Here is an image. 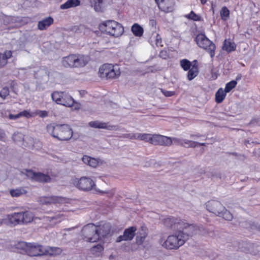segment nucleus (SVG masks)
Segmentation results:
<instances>
[{
  "label": "nucleus",
  "mask_w": 260,
  "mask_h": 260,
  "mask_svg": "<svg viewBox=\"0 0 260 260\" xmlns=\"http://www.w3.org/2000/svg\"><path fill=\"white\" fill-rule=\"evenodd\" d=\"M150 136V134L137 133L136 140H141L148 143Z\"/></svg>",
  "instance_id": "obj_39"
},
{
  "label": "nucleus",
  "mask_w": 260,
  "mask_h": 260,
  "mask_svg": "<svg viewBox=\"0 0 260 260\" xmlns=\"http://www.w3.org/2000/svg\"><path fill=\"white\" fill-rule=\"evenodd\" d=\"M76 54H71L64 57L62 59L61 63L65 68H76Z\"/></svg>",
  "instance_id": "obj_19"
},
{
  "label": "nucleus",
  "mask_w": 260,
  "mask_h": 260,
  "mask_svg": "<svg viewBox=\"0 0 260 260\" xmlns=\"http://www.w3.org/2000/svg\"><path fill=\"white\" fill-rule=\"evenodd\" d=\"M9 94V90L8 88H3L0 92V97L5 99Z\"/></svg>",
  "instance_id": "obj_47"
},
{
  "label": "nucleus",
  "mask_w": 260,
  "mask_h": 260,
  "mask_svg": "<svg viewBox=\"0 0 260 260\" xmlns=\"http://www.w3.org/2000/svg\"><path fill=\"white\" fill-rule=\"evenodd\" d=\"M220 16L223 20H226L230 16V11L225 7H223L220 11Z\"/></svg>",
  "instance_id": "obj_37"
},
{
  "label": "nucleus",
  "mask_w": 260,
  "mask_h": 260,
  "mask_svg": "<svg viewBox=\"0 0 260 260\" xmlns=\"http://www.w3.org/2000/svg\"><path fill=\"white\" fill-rule=\"evenodd\" d=\"M12 56L11 51H6L4 53H0V69L5 66L8 59Z\"/></svg>",
  "instance_id": "obj_26"
},
{
  "label": "nucleus",
  "mask_w": 260,
  "mask_h": 260,
  "mask_svg": "<svg viewBox=\"0 0 260 260\" xmlns=\"http://www.w3.org/2000/svg\"><path fill=\"white\" fill-rule=\"evenodd\" d=\"M137 228L135 226H131L125 229L123 235L119 236L116 240L117 242L122 241H131L136 235Z\"/></svg>",
  "instance_id": "obj_14"
},
{
  "label": "nucleus",
  "mask_w": 260,
  "mask_h": 260,
  "mask_svg": "<svg viewBox=\"0 0 260 260\" xmlns=\"http://www.w3.org/2000/svg\"><path fill=\"white\" fill-rule=\"evenodd\" d=\"M99 28L102 32L114 37L121 36L124 32L123 26L112 20L103 21L99 25Z\"/></svg>",
  "instance_id": "obj_5"
},
{
  "label": "nucleus",
  "mask_w": 260,
  "mask_h": 260,
  "mask_svg": "<svg viewBox=\"0 0 260 260\" xmlns=\"http://www.w3.org/2000/svg\"><path fill=\"white\" fill-rule=\"evenodd\" d=\"M7 215L10 226L21 224V214L20 212H14Z\"/></svg>",
  "instance_id": "obj_20"
},
{
  "label": "nucleus",
  "mask_w": 260,
  "mask_h": 260,
  "mask_svg": "<svg viewBox=\"0 0 260 260\" xmlns=\"http://www.w3.org/2000/svg\"><path fill=\"white\" fill-rule=\"evenodd\" d=\"M34 113L35 114V116L38 115L39 117L42 118L48 116V112L46 111L37 110L34 112Z\"/></svg>",
  "instance_id": "obj_45"
},
{
  "label": "nucleus",
  "mask_w": 260,
  "mask_h": 260,
  "mask_svg": "<svg viewBox=\"0 0 260 260\" xmlns=\"http://www.w3.org/2000/svg\"><path fill=\"white\" fill-rule=\"evenodd\" d=\"M21 224H26L32 222L34 219V214L29 211L20 212Z\"/></svg>",
  "instance_id": "obj_22"
},
{
  "label": "nucleus",
  "mask_w": 260,
  "mask_h": 260,
  "mask_svg": "<svg viewBox=\"0 0 260 260\" xmlns=\"http://www.w3.org/2000/svg\"><path fill=\"white\" fill-rule=\"evenodd\" d=\"M46 130L53 138L61 141H68L73 135V131L67 124H54L50 123L46 126Z\"/></svg>",
  "instance_id": "obj_2"
},
{
  "label": "nucleus",
  "mask_w": 260,
  "mask_h": 260,
  "mask_svg": "<svg viewBox=\"0 0 260 260\" xmlns=\"http://www.w3.org/2000/svg\"><path fill=\"white\" fill-rule=\"evenodd\" d=\"M197 228L196 226L193 230L189 229L179 230L175 234L169 236L162 244V246L169 250L178 249L184 244L190 236L196 234Z\"/></svg>",
  "instance_id": "obj_1"
},
{
  "label": "nucleus",
  "mask_w": 260,
  "mask_h": 260,
  "mask_svg": "<svg viewBox=\"0 0 260 260\" xmlns=\"http://www.w3.org/2000/svg\"><path fill=\"white\" fill-rule=\"evenodd\" d=\"M12 197H18L27 193V191L23 188H19L16 189H11L10 191Z\"/></svg>",
  "instance_id": "obj_33"
},
{
  "label": "nucleus",
  "mask_w": 260,
  "mask_h": 260,
  "mask_svg": "<svg viewBox=\"0 0 260 260\" xmlns=\"http://www.w3.org/2000/svg\"><path fill=\"white\" fill-rule=\"evenodd\" d=\"M13 139L14 141L16 143H18L19 142H21L22 140H24V136L22 134L20 133H14L13 135ZM28 140L30 141H32V139L31 138L26 137L25 139V141Z\"/></svg>",
  "instance_id": "obj_34"
},
{
  "label": "nucleus",
  "mask_w": 260,
  "mask_h": 260,
  "mask_svg": "<svg viewBox=\"0 0 260 260\" xmlns=\"http://www.w3.org/2000/svg\"><path fill=\"white\" fill-rule=\"evenodd\" d=\"M186 17L193 21L201 20V17L197 14H195L193 11H191L189 14L186 16Z\"/></svg>",
  "instance_id": "obj_43"
},
{
  "label": "nucleus",
  "mask_w": 260,
  "mask_h": 260,
  "mask_svg": "<svg viewBox=\"0 0 260 260\" xmlns=\"http://www.w3.org/2000/svg\"><path fill=\"white\" fill-rule=\"evenodd\" d=\"M103 227L96 226L92 223L84 225L81 230L82 239L86 242L93 243L100 240L101 236H104L106 233L102 230Z\"/></svg>",
  "instance_id": "obj_3"
},
{
  "label": "nucleus",
  "mask_w": 260,
  "mask_h": 260,
  "mask_svg": "<svg viewBox=\"0 0 260 260\" xmlns=\"http://www.w3.org/2000/svg\"><path fill=\"white\" fill-rule=\"evenodd\" d=\"M76 68L85 67L89 61L90 57L88 55L77 54H76Z\"/></svg>",
  "instance_id": "obj_21"
},
{
  "label": "nucleus",
  "mask_w": 260,
  "mask_h": 260,
  "mask_svg": "<svg viewBox=\"0 0 260 260\" xmlns=\"http://www.w3.org/2000/svg\"><path fill=\"white\" fill-rule=\"evenodd\" d=\"M156 134H150V137L149 139V143L154 145L155 142V138Z\"/></svg>",
  "instance_id": "obj_52"
},
{
  "label": "nucleus",
  "mask_w": 260,
  "mask_h": 260,
  "mask_svg": "<svg viewBox=\"0 0 260 260\" xmlns=\"http://www.w3.org/2000/svg\"><path fill=\"white\" fill-rule=\"evenodd\" d=\"M158 8L165 12H171L175 5L174 0H155Z\"/></svg>",
  "instance_id": "obj_15"
},
{
  "label": "nucleus",
  "mask_w": 260,
  "mask_h": 260,
  "mask_svg": "<svg viewBox=\"0 0 260 260\" xmlns=\"http://www.w3.org/2000/svg\"><path fill=\"white\" fill-rule=\"evenodd\" d=\"M150 41L152 43H154L156 46L162 47L163 46L161 38L159 35L156 32L152 34L150 38Z\"/></svg>",
  "instance_id": "obj_30"
},
{
  "label": "nucleus",
  "mask_w": 260,
  "mask_h": 260,
  "mask_svg": "<svg viewBox=\"0 0 260 260\" xmlns=\"http://www.w3.org/2000/svg\"><path fill=\"white\" fill-rule=\"evenodd\" d=\"M166 51H162L160 52V56L162 57H164V58H165L166 57Z\"/></svg>",
  "instance_id": "obj_58"
},
{
  "label": "nucleus",
  "mask_w": 260,
  "mask_h": 260,
  "mask_svg": "<svg viewBox=\"0 0 260 260\" xmlns=\"http://www.w3.org/2000/svg\"><path fill=\"white\" fill-rule=\"evenodd\" d=\"M200 136L199 135H190V138H192V139H196L197 138H199Z\"/></svg>",
  "instance_id": "obj_60"
},
{
  "label": "nucleus",
  "mask_w": 260,
  "mask_h": 260,
  "mask_svg": "<svg viewBox=\"0 0 260 260\" xmlns=\"http://www.w3.org/2000/svg\"><path fill=\"white\" fill-rule=\"evenodd\" d=\"M26 176L32 181L40 183H47L51 181V177L47 174L41 172H35L31 170H24Z\"/></svg>",
  "instance_id": "obj_11"
},
{
  "label": "nucleus",
  "mask_w": 260,
  "mask_h": 260,
  "mask_svg": "<svg viewBox=\"0 0 260 260\" xmlns=\"http://www.w3.org/2000/svg\"><path fill=\"white\" fill-rule=\"evenodd\" d=\"M6 140V136L5 132L0 129V141H5Z\"/></svg>",
  "instance_id": "obj_53"
},
{
  "label": "nucleus",
  "mask_w": 260,
  "mask_h": 260,
  "mask_svg": "<svg viewBox=\"0 0 260 260\" xmlns=\"http://www.w3.org/2000/svg\"><path fill=\"white\" fill-rule=\"evenodd\" d=\"M226 93L222 88H220L215 93V101L217 103H221L224 99Z\"/></svg>",
  "instance_id": "obj_31"
},
{
  "label": "nucleus",
  "mask_w": 260,
  "mask_h": 260,
  "mask_svg": "<svg viewBox=\"0 0 260 260\" xmlns=\"http://www.w3.org/2000/svg\"><path fill=\"white\" fill-rule=\"evenodd\" d=\"M207 209L211 213L218 216L221 210H224V207L218 201L212 200L206 203Z\"/></svg>",
  "instance_id": "obj_13"
},
{
  "label": "nucleus",
  "mask_w": 260,
  "mask_h": 260,
  "mask_svg": "<svg viewBox=\"0 0 260 260\" xmlns=\"http://www.w3.org/2000/svg\"><path fill=\"white\" fill-rule=\"evenodd\" d=\"M244 143H245V145L247 147H248V144H250L249 141H248V140H246V141H245V142H244Z\"/></svg>",
  "instance_id": "obj_61"
},
{
  "label": "nucleus",
  "mask_w": 260,
  "mask_h": 260,
  "mask_svg": "<svg viewBox=\"0 0 260 260\" xmlns=\"http://www.w3.org/2000/svg\"><path fill=\"white\" fill-rule=\"evenodd\" d=\"M51 98L52 100L57 104L71 107L74 110H78L80 109V104L76 102L68 92L54 91L52 93Z\"/></svg>",
  "instance_id": "obj_4"
},
{
  "label": "nucleus",
  "mask_w": 260,
  "mask_h": 260,
  "mask_svg": "<svg viewBox=\"0 0 260 260\" xmlns=\"http://www.w3.org/2000/svg\"><path fill=\"white\" fill-rule=\"evenodd\" d=\"M80 159L82 160L83 162H90L91 161H95L96 162H100L101 160L100 158H95L91 157L88 155H80Z\"/></svg>",
  "instance_id": "obj_35"
},
{
  "label": "nucleus",
  "mask_w": 260,
  "mask_h": 260,
  "mask_svg": "<svg viewBox=\"0 0 260 260\" xmlns=\"http://www.w3.org/2000/svg\"><path fill=\"white\" fill-rule=\"evenodd\" d=\"M50 254L56 255L61 253L62 250L59 247H50L49 249Z\"/></svg>",
  "instance_id": "obj_46"
},
{
  "label": "nucleus",
  "mask_w": 260,
  "mask_h": 260,
  "mask_svg": "<svg viewBox=\"0 0 260 260\" xmlns=\"http://www.w3.org/2000/svg\"><path fill=\"white\" fill-rule=\"evenodd\" d=\"M161 90L162 93L167 97L172 96L175 94L174 91H167L163 89H161Z\"/></svg>",
  "instance_id": "obj_51"
},
{
  "label": "nucleus",
  "mask_w": 260,
  "mask_h": 260,
  "mask_svg": "<svg viewBox=\"0 0 260 260\" xmlns=\"http://www.w3.org/2000/svg\"><path fill=\"white\" fill-rule=\"evenodd\" d=\"M104 250V247L101 244H98L92 247L90 249V253L95 257L101 256Z\"/></svg>",
  "instance_id": "obj_27"
},
{
  "label": "nucleus",
  "mask_w": 260,
  "mask_h": 260,
  "mask_svg": "<svg viewBox=\"0 0 260 260\" xmlns=\"http://www.w3.org/2000/svg\"><path fill=\"white\" fill-rule=\"evenodd\" d=\"M182 139H178V138H171L172 144L173 143H174V144H175L177 145H179L182 146Z\"/></svg>",
  "instance_id": "obj_49"
},
{
  "label": "nucleus",
  "mask_w": 260,
  "mask_h": 260,
  "mask_svg": "<svg viewBox=\"0 0 260 260\" xmlns=\"http://www.w3.org/2000/svg\"><path fill=\"white\" fill-rule=\"evenodd\" d=\"M197 142L187 139H182V146L186 147H195L197 146Z\"/></svg>",
  "instance_id": "obj_40"
},
{
  "label": "nucleus",
  "mask_w": 260,
  "mask_h": 260,
  "mask_svg": "<svg viewBox=\"0 0 260 260\" xmlns=\"http://www.w3.org/2000/svg\"><path fill=\"white\" fill-rule=\"evenodd\" d=\"M19 117H20V116H18V114H16V115H13V114H9V118L10 119H16Z\"/></svg>",
  "instance_id": "obj_55"
},
{
  "label": "nucleus",
  "mask_w": 260,
  "mask_h": 260,
  "mask_svg": "<svg viewBox=\"0 0 260 260\" xmlns=\"http://www.w3.org/2000/svg\"><path fill=\"white\" fill-rule=\"evenodd\" d=\"M238 157L239 158H238L239 160H241V161L244 160L245 156L244 155L239 154L238 155Z\"/></svg>",
  "instance_id": "obj_59"
},
{
  "label": "nucleus",
  "mask_w": 260,
  "mask_h": 260,
  "mask_svg": "<svg viewBox=\"0 0 260 260\" xmlns=\"http://www.w3.org/2000/svg\"><path fill=\"white\" fill-rule=\"evenodd\" d=\"M103 0H94V9L96 12L102 11Z\"/></svg>",
  "instance_id": "obj_41"
},
{
  "label": "nucleus",
  "mask_w": 260,
  "mask_h": 260,
  "mask_svg": "<svg viewBox=\"0 0 260 260\" xmlns=\"http://www.w3.org/2000/svg\"><path fill=\"white\" fill-rule=\"evenodd\" d=\"M218 216L221 217L224 219L229 221L232 220L233 217L232 214L225 207L224 210H221L218 215Z\"/></svg>",
  "instance_id": "obj_32"
},
{
  "label": "nucleus",
  "mask_w": 260,
  "mask_h": 260,
  "mask_svg": "<svg viewBox=\"0 0 260 260\" xmlns=\"http://www.w3.org/2000/svg\"><path fill=\"white\" fill-rule=\"evenodd\" d=\"M222 49L228 52L234 51L236 49V45L229 40H225L222 46Z\"/></svg>",
  "instance_id": "obj_29"
},
{
  "label": "nucleus",
  "mask_w": 260,
  "mask_h": 260,
  "mask_svg": "<svg viewBox=\"0 0 260 260\" xmlns=\"http://www.w3.org/2000/svg\"><path fill=\"white\" fill-rule=\"evenodd\" d=\"M195 40L198 46L206 50L209 53L211 58L214 56L215 45L204 34H198Z\"/></svg>",
  "instance_id": "obj_9"
},
{
  "label": "nucleus",
  "mask_w": 260,
  "mask_h": 260,
  "mask_svg": "<svg viewBox=\"0 0 260 260\" xmlns=\"http://www.w3.org/2000/svg\"><path fill=\"white\" fill-rule=\"evenodd\" d=\"M131 30L133 34L136 37H141L143 36L144 29L138 23H135L131 28Z\"/></svg>",
  "instance_id": "obj_28"
},
{
  "label": "nucleus",
  "mask_w": 260,
  "mask_h": 260,
  "mask_svg": "<svg viewBox=\"0 0 260 260\" xmlns=\"http://www.w3.org/2000/svg\"><path fill=\"white\" fill-rule=\"evenodd\" d=\"M191 68H194L198 70V61L197 60H194L192 62V64H191Z\"/></svg>",
  "instance_id": "obj_56"
},
{
  "label": "nucleus",
  "mask_w": 260,
  "mask_h": 260,
  "mask_svg": "<svg viewBox=\"0 0 260 260\" xmlns=\"http://www.w3.org/2000/svg\"><path fill=\"white\" fill-rule=\"evenodd\" d=\"M136 136H137V133L125 134H123V137L125 138H129L130 139L136 140Z\"/></svg>",
  "instance_id": "obj_48"
},
{
  "label": "nucleus",
  "mask_w": 260,
  "mask_h": 260,
  "mask_svg": "<svg viewBox=\"0 0 260 260\" xmlns=\"http://www.w3.org/2000/svg\"><path fill=\"white\" fill-rule=\"evenodd\" d=\"M48 215L44 216L41 218L43 221L46 222L48 226H52L57 223L60 222L62 220L63 214L60 212L48 213Z\"/></svg>",
  "instance_id": "obj_12"
},
{
  "label": "nucleus",
  "mask_w": 260,
  "mask_h": 260,
  "mask_svg": "<svg viewBox=\"0 0 260 260\" xmlns=\"http://www.w3.org/2000/svg\"><path fill=\"white\" fill-rule=\"evenodd\" d=\"M3 225L9 226L7 215H6V217L3 219H0V226Z\"/></svg>",
  "instance_id": "obj_50"
},
{
  "label": "nucleus",
  "mask_w": 260,
  "mask_h": 260,
  "mask_svg": "<svg viewBox=\"0 0 260 260\" xmlns=\"http://www.w3.org/2000/svg\"><path fill=\"white\" fill-rule=\"evenodd\" d=\"M88 125L93 128L106 129L108 130H118L116 125H109L108 123L103 122L99 121H92L88 123Z\"/></svg>",
  "instance_id": "obj_16"
},
{
  "label": "nucleus",
  "mask_w": 260,
  "mask_h": 260,
  "mask_svg": "<svg viewBox=\"0 0 260 260\" xmlns=\"http://www.w3.org/2000/svg\"><path fill=\"white\" fill-rule=\"evenodd\" d=\"M80 5V0H68L66 3L60 6V9H68L79 6Z\"/></svg>",
  "instance_id": "obj_25"
},
{
  "label": "nucleus",
  "mask_w": 260,
  "mask_h": 260,
  "mask_svg": "<svg viewBox=\"0 0 260 260\" xmlns=\"http://www.w3.org/2000/svg\"><path fill=\"white\" fill-rule=\"evenodd\" d=\"M188 70L187 78L189 80H191L198 75V70L194 68H191Z\"/></svg>",
  "instance_id": "obj_36"
},
{
  "label": "nucleus",
  "mask_w": 260,
  "mask_h": 260,
  "mask_svg": "<svg viewBox=\"0 0 260 260\" xmlns=\"http://www.w3.org/2000/svg\"><path fill=\"white\" fill-rule=\"evenodd\" d=\"M171 145V138L156 134L154 145L169 146Z\"/></svg>",
  "instance_id": "obj_18"
},
{
  "label": "nucleus",
  "mask_w": 260,
  "mask_h": 260,
  "mask_svg": "<svg viewBox=\"0 0 260 260\" xmlns=\"http://www.w3.org/2000/svg\"><path fill=\"white\" fill-rule=\"evenodd\" d=\"M181 67L184 71H187L191 68V62L186 59H183L180 61Z\"/></svg>",
  "instance_id": "obj_38"
},
{
  "label": "nucleus",
  "mask_w": 260,
  "mask_h": 260,
  "mask_svg": "<svg viewBox=\"0 0 260 260\" xmlns=\"http://www.w3.org/2000/svg\"><path fill=\"white\" fill-rule=\"evenodd\" d=\"M18 116L20 117L23 116L26 118H29L34 117L35 114H34V112L31 113L28 110H24L18 113Z\"/></svg>",
  "instance_id": "obj_44"
},
{
  "label": "nucleus",
  "mask_w": 260,
  "mask_h": 260,
  "mask_svg": "<svg viewBox=\"0 0 260 260\" xmlns=\"http://www.w3.org/2000/svg\"><path fill=\"white\" fill-rule=\"evenodd\" d=\"M71 182L79 190L84 191H90L96 186L95 182L90 177L86 176L72 178Z\"/></svg>",
  "instance_id": "obj_8"
},
{
  "label": "nucleus",
  "mask_w": 260,
  "mask_h": 260,
  "mask_svg": "<svg viewBox=\"0 0 260 260\" xmlns=\"http://www.w3.org/2000/svg\"><path fill=\"white\" fill-rule=\"evenodd\" d=\"M41 202L43 204H51L57 203H63L65 199L58 196L43 197L40 199Z\"/></svg>",
  "instance_id": "obj_17"
},
{
  "label": "nucleus",
  "mask_w": 260,
  "mask_h": 260,
  "mask_svg": "<svg viewBox=\"0 0 260 260\" xmlns=\"http://www.w3.org/2000/svg\"><path fill=\"white\" fill-rule=\"evenodd\" d=\"M18 247H21L26 253L30 256H37L44 254L43 247L40 245L27 243L24 242L19 243Z\"/></svg>",
  "instance_id": "obj_10"
},
{
  "label": "nucleus",
  "mask_w": 260,
  "mask_h": 260,
  "mask_svg": "<svg viewBox=\"0 0 260 260\" xmlns=\"http://www.w3.org/2000/svg\"><path fill=\"white\" fill-rule=\"evenodd\" d=\"M149 24L152 27H155L156 24V22L154 19H150L149 22Z\"/></svg>",
  "instance_id": "obj_54"
},
{
  "label": "nucleus",
  "mask_w": 260,
  "mask_h": 260,
  "mask_svg": "<svg viewBox=\"0 0 260 260\" xmlns=\"http://www.w3.org/2000/svg\"><path fill=\"white\" fill-rule=\"evenodd\" d=\"M80 154H75V155H76V157L75 158H73L72 159V161H79L81 160V159H80Z\"/></svg>",
  "instance_id": "obj_57"
},
{
  "label": "nucleus",
  "mask_w": 260,
  "mask_h": 260,
  "mask_svg": "<svg viewBox=\"0 0 260 260\" xmlns=\"http://www.w3.org/2000/svg\"><path fill=\"white\" fill-rule=\"evenodd\" d=\"M148 236L147 230L142 227L137 233L136 237V242L137 245H141L143 244Z\"/></svg>",
  "instance_id": "obj_23"
},
{
  "label": "nucleus",
  "mask_w": 260,
  "mask_h": 260,
  "mask_svg": "<svg viewBox=\"0 0 260 260\" xmlns=\"http://www.w3.org/2000/svg\"><path fill=\"white\" fill-rule=\"evenodd\" d=\"M256 122L258 125H260V117L257 119Z\"/></svg>",
  "instance_id": "obj_62"
},
{
  "label": "nucleus",
  "mask_w": 260,
  "mask_h": 260,
  "mask_svg": "<svg viewBox=\"0 0 260 260\" xmlns=\"http://www.w3.org/2000/svg\"><path fill=\"white\" fill-rule=\"evenodd\" d=\"M99 76L106 79H115L121 75V71L118 65L105 63L101 66L99 71Z\"/></svg>",
  "instance_id": "obj_6"
},
{
  "label": "nucleus",
  "mask_w": 260,
  "mask_h": 260,
  "mask_svg": "<svg viewBox=\"0 0 260 260\" xmlns=\"http://www.w3.org/2000/svg\"><path fill=\"white\" fill-rule=\"evenodd\" d=\"M163 223L168 228L173 230H193L196 228L194 224H189L184 221L175 218L173 217H167L164 219Z\"/></svg>",
  "instance_id": "obj_7"
},
{
  "label": "nucleus",
  "mask_w": 260,
  "mask_h": 260,
  "mask_svg": "<svg viewBox=\"0 0 260 260\" xmlns=\"http://www.w3.org/2000/svg\"><path fill=\"white\" fill-rule=\"evenodd\" d=\"M197 145H201V146H205V143H200L197 142Z\"/></svg>",
  "instance_id": "obj_64"
},
{
  "label": "nucleus",
  "mask_w": 260,
  "mask_h": 260,
  "mask_svg": "<svg viewBox=\"0 0 260 260\" xmlns=\"http://www.w3.org/2000/svg\"><path fill=\"white\" fill-rule=\"evenodd\" d=\"M237 85V82L235 80H232L231 82L228 83L224 89L225 92H230L233 88H234Z\"/></svg>",
  "instance_id": "obj_42"
},
{
  "label": "nucleus",
  "mask_w": 260,
  "mask_h": 260,
  "mask_svg": "<svg viewBox=\"0 0 260 260\" xmlns=\"http://www.w3.org/2000/svg\"><path fill=\"white\" fill-rule=\"evenodd\" d=\"M53 21L52 17H48L38 22V28L41 30H45L53 23Z\"/></svg>",
  "instance_id": "obj_24"
},
{
  "label": "nucleus",
  "mask_w": 260,
  "mask_h": 260,
  "mask_svg": "<svg viewBox=\"0 0 260 260\" xmlns=\"http://www.w3.org/2000/svg\"><path fill=\"white\" fill-rule=\"evenodd\" d=\"M200 1L202 4H205L207 2V0H200Z\"/></svg>",
  "instance_id": "obj_63"
}]
</instances>
